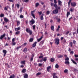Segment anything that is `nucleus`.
<instances>
[{"label":"nucleus","mask_w":78,"mask_h":78,"mask_svg":"<svg viewBox=\"0 0 78 78\" xmlns=\"http://www.w3.org/2000/svg\"><path fill=\"white\" fill-rule=\"evenodd\" d=\"M51 6H53L54 5V3H52V2L51 3Z\"/></svg>","instance_id":"57"},{"label":"nucleus","mask_w":78,"mask_h":78,"mask_svg":"<svg viewBox=\"0 0 78 78\" xmlns=\"http://www.w3.org/2000/svg\"><path fill=\"white\" fill-rule=\"evenodd\" d=\"M39 5V3H37L36 4V6L37 7V6H38Z\"/></svg>","instance_id":"49"},{"label":"nucleus","mask_w":78,"mask_h":78,"mask_svg":"<svg viewBox=\"0 0 78 78\" xmlns=\"http://www.w3.org/2000/svg\"><path fill=\"white\" fill-rule=\"evenodd\" d=\"M26 31L27 33H29L30 35H31V34H32V33H33V32H32V30H30V29L29 28H27Z\"/></svg>","instance_id":"2"},{"label":"nucleus","mask_w":78,"mask_h":78,"mask_svg":"<svg viewBox=\"0 0 78 78\" xmlns=\"http://www.w3.org/2000/svg\"><path fill=\"white\" fill-rule=\"evenodd\" d=\"M57 57L58 58H62L63 57V55H57Z\"/></svg>","instance_id":"17"},{"label":"nucleus","mask_w":78,"mask_h":78,"mask_svg":"<svg viewBox=\"0 0 78 78\" xmlns=\"http://www.w3.org/2000/svg\"><path fill=\"white\" fill-rule=\"evenodd\" d=\"M44 41H42L41 42V44L42 45H43V44H44Z\"/></svg>","instance_id":"51"},{"label":"nucleus","mask_w":78,"mask_h":78,"mask_svg":"<svg viewBox=\"0 0 78 78\" xmlns=\"http://www.w3.org/2000/svg\"><path fill=\"white\" fill-rule=\"evenodd\" d=\"M2 52L4 54V56H6V53H7V51H6V50H3L2 51Z\"/></svg>","instance_id":"10"},{"label":"nucleus","mask_w":78,"mask_h":78,"mask_svg":"<svg viewBox=\"0 0 78 78\" xmlns=\"http://www.w3.org/2000/svg\"><path fill=\"white\" fill-rule=\"evenodd\" d=\"M76 41H75V40H73V44H74L73 46H75V45H76Z\"/></svg>","instance_id":"24"},{"label":"nucleus","mask_w":78,"mask_h":78,"mask_svg":"<svg viewBox=\"0 0 78 78\" xmlns=\"http://www.w3.org/2000/svg\"><path fill=\"white\" fill-rule=\"evenodd\" d=\"M70 15V12H68L67 13V17H69V16Z\"/></svg>","instance_id":"40"},{"label":"nucleus","mask_w":78,"mask_h":78,"mask_svg":"<svg viewBox=\"0 0 78 78\" xmlns=\"http://www.w3.org/2000/svg\"><path fill=\"white\" fill-rule=\"evenodd\" d=\"M66 39L64 38L62 41V43H66Z\"/></svg>","instance_id":"41"},{"label":"nucleus","mask_w":78,"mask_h":78,"mask_svg":"<svg viewBox=\"0 0 78 78\" xmlns=\"http://www.w3.org/2000/svg\"><path fill=\"white\" fill-rule=\"evenodd\" d=\"M40 19L41 20H44V16H41Z\"/></svg>","instance_id":"44"},{"label":"nucleus","mask_w":78,"mask_h":78,"mask_svg":"<svg viewBox=\"0 0 78 78\" xmlns=\"http://www.w3.org/2000/svg\"><path fill=\"white\" fill-rule=\"evenodd\" d=\"M58 22H61V19L60 18H58L57 19Z\"/></svg>","instance_id":"46"},{"label":"nucleus","mask_w":78,"mask_h":78,"mask_svg":"<svg viewBox=\"0 0 78 78\" xmlns=\"http://www.w3.org/2000/svg\"><path fill=\"white\" fill-rule=\"evenodd\" d=\"M71 5L73 7H75L76 5V3L75 2H72L71 3Z\"/></svg>","instance_id":"4"},{"label":"nucleus","mask_w":78,"mask_h":78,"mask_svg":"<svg viewBox=\"0 0 78 78\" xmlns=\"http://www.w3.org/2000/svg\"><path fill=\"white\" fill-rule=\"evenodd\" d=\"M23 52H27V48H25L23 50Z\"/></svg>","instance_id":"43"},{"label":"nucleus","mask_w":78,"mask_h":78,"mask_svg":"<svg viewBox=\"0 0 78 78\" xmlns=\"http://www.w3.org/2000/svg\"><path fill=\"white\" fill-rule=\"evenodd\" d=\"M16 6H17V8H18V9H19V8H20V5L19 4H17L16 5Z\"/></svg>","instance_id":"39"},{"label":"nucleus","mask_w":78,"mask_h":78,"mask_svg":"<svg viewBox=\"0 0 78 78\" xmlns=\"http://www.w3.org/2000/svg\"><path fill=\"white\" fill-rule=\"evenodd\" d=\"M9 8V6L8 5L6 7H5V8H4L5 10L6 11H7L8 10V9Z\"/></svg>","instance_id":"27"},{"label":"nucleus","mask_w":78,"mask_h":78,"mask_svg":"<svg viewBox=\"0 0 78 78\" xmlns=\"http://www.w3.org/2000/svg\"><path fill=\"white\" fill-rule=\"evenodd\" d=\"M4 21L6 23L9 22V20L6 17H5L4 19Z\"/></svg>","instance_id":"12"},{"label":"nucleus","mask_w":78,"mask_h":78,"mask_svg":"<svg viewBox=\"0 0 78 78\" xmlns=\"http://www.w3.org/2000/svg\"><path fill=\"white\" fill-rule=\"evenodd\" d=\"M60 28V26H58V28L56 30V31L58 32L59 31V30Z\"/></svg>","instance_id":"29"},{"label":"nucleus","mask_w":78,"mask_h":78,"mask_svg":"<svg viewBox=\"0 0 78 78\" xmlns=\"http://www.w3.org/2000/svg\"><path fill=\"white\" fill-rule=\"evenodd\" d=\"M24 2H26V3H27V2H29V0H24Z\"/></svg>","instance_id":"58"},{"label":"nucleus","mask_w":78,"mask_h":78,"mask_svg":"<svg viewBox=\"0 0 78 78\" xmlns=\"http://www.w3.org/2000/svg\"><path fill=\"white\" fill-rule=\"evenodd\" d=\"M23 9V8L22 7H21L20 8V12H22V10Z\"/></svg>","instance_id":"54"},{"label":"nucleus","mask_w":78,"mask_h":78,"mask_svg":"<svg viewBox=\"0 0 78 78\" xmlns=\"http://www.w3.org/2000/svg\"><path fill=\"white\" fill-rule=\"evenodd\" d=\"M52 12L53 14H58V9H57L53 10Z\"/></svg>","instance_id":"8"},{"label":"nucleus","mask_w":78,"mask_h":78,"mask_svg":"<svg viewBox=\"0 0 78 78\" xmlns=\"http://www.w3.org/2000/svg\"><path fill=\"white\" fill-rule=\"evenodd\" d=\"M0 17H4V14L2 13L0 15Z\"/></svg>","instance_id":"42"},{"label":"nucleus","mask_w":78,"mask_h":78,"mask_svg":"<svg viewBox=\"0 0 78 78\" xmlns=\"http://www.w3.org/2000/svg\"><path fill=\"white\" fill-rule=\"evenodd\" d=\"M38 13L39 14V15L40 16H41V14H42V12L41 11H40V12H38Z\"/></svg>","instance_id":"50"},{"label":"nucleus","mask_w":78,"mask_h":78,"mask_svg":"<svg viewBox=\"0 0 78 78\" xmlns=\"http://www.w3.org/2000/svg\"><path fill=\"white\" fill-rule=\"evenodd\" d=\"M16 44V42H12V45H15Z\"/></svg>","instance_id":"35"},{"label":"nucleus","mask_w":78,"mask_h":78,"mask_svg":"<svg viewBox=\"0 0 78 78\" xmlns=\"http://www.w3.org/2000/svg\"><path fill=\"white\" fill-rule=\"evenodd\" d=\"M64 73H67L68 72V70L67 69H65L64 71Z\"/></svg>","instance_id":"47"},{"label":"nucleus","mask_w":78,"mask_h":78,"mask_svg":"<svg viewBox=\"0 0 78 78\" xmlns=\"http://www.w3.org/2000/svg\"><path fill=\"white\" fill-rule=\"evenodd\" d=\"M51 66H48L47 69V71L49 72V70H50V69H51Z\"/></svg>","instance_id":"15"},{"label":"nucleus","mask_w":78,"mask_h":78,"mask_svg":"<svg viewBox=\"0 0 78 78\" xmlns=\"http://www.w3.org/2000/svg\"><path fill=\"white\" fill-rule=\"evenodd\" d=\"M69 45L71 47H73V43H72V42H70Z\"/></svg>","instance_id":"26"},{"label":"nucleus","mask_w":78,"mask_h":78,"mask_svg":"<svg viewBox=\"0 0 78 78\" xmlns=\"http://www.w3.org/2000/svg\"><path fill=\"white\" fill-rule=\"evenodd\" d=\"M5 45V46H8V45H9V44H8V43H6Z\"/></svg>","instance_id":"61"},{"label":"nucleus","mask_w":78,"mask_h":78,"mask_svg":"<svg viewBox=\"0 0 78 78\" xmlns=\"http://www.w3.org/2000/svg\"><path fill=\"white\" fill-rule=\"evenodd\" d=\"M43 61H44V62L47 61V57H44V58H43Z\"/></svg>","instance_id":"23"},{"label":"nucleus","mask_w":78,"mask_h":78,"mask_svg":"<svg viewBox=\"0 0 78 78\" xmlns=\"http://www.w3.org/2000/svg\"><path fill=\"white\" fill-rule=\"evenodd\" d=\"M43 38V36H42L41 37L37 39V42H40L41 40H42V39Z\"/></svg>","instance_id":"14"},{"label":"nucleus","mask_w":78,"mask_h":78,"mask_svg":"<svg viewBox=\"0 0 78 78\" xmlns=\"http://www.w3.org/2000/svg\"><path fill=\"white\" fill-rule=\"evenodd\" d=\"M20 27H19L17 28H15V30L18 31V30H20Z\"/></svg>","instance_id":"19"},{"label":"nucleus","mask_w":78,"mask_h":78,"mask_svg":"<svg viewBox=\"0 0 78 78\" xmlns=\"http://www.w3.org/2000/svg\"><path fill=\"white\" fill-rule=\"evenodd\" d=\"M21 64H25V61H21Z\"/></svg>","instance_id":"28"},{"label":"nucleus","mask_w":78,"mask_h":78,"mask_svg":"<svg viewBox=\"0 0 78 78\" xmlns=\"http://www.w3.org/2000/svg\"><path fill=\"white\" fill-rule=\"evenodd\" d=\"M33 41H34V39L33 38H31L29 39V41L30 42H32Z\"/></svg>","instance_id":"20"},{"label":"nucleus","mask_w":78,"mask_h":78,"mask_svg":"<svg viewBox=\"0 0 78 78\" xmlns=\"http://www.w3.org/2000/svg\"><path fill=\"white\" fill-rule=\"evenodd\" d=\"M5 36H6V34H5V33H4L3 35L1 36L0 37V39L2 40L3 39V37H5Z\"/></svg>","instance_id":"9"},{"label":"nucleus","mask_w":78,"mask_h":78,"mask_svg":"<svg viewBox=\"0 0 78 78\" xmlns=\"http://www.w3.org/2000/svg\"><path fill=\"white\" fill-rule=\"evenodd\" d=\"M43 56L41 55V56H40L39 57V58L40 59H41V58H43Z\"/></svg>","instance_id":"64"},{"label":"nucleus","mask_w":78,"mask_h":78,"mask_svg":"<svg viewBox=\"0 0 78 78\" xmlns=\"http://www.w3.org/2000/svg\"><path fill=\"white\" fill-rule=\"evenodd\" d=\"M71 61H72L73 63L74 64H76V65L77 64V63H76V62L74 60H73V59H71Z\"/></svg>","instance_id":"25"},{"label":"nucleus","mask_w":78,"mask_h":78,"mask_svg":"<svg viewBox=\"0 0 78 78\" xmlns=\"http://www.w3.org/2000/svg\"><path fill=\"white\" fill-rule=\"evenodd\" d=\"M51 62H54L55 61V59L54 58H51L50 60Z\"/></svg>","instance_id":"32"},{"label":"nucleus","mask_w":78,"mask_h":78,"mask_svg":"<svg viewBox=\"0 0 78 78\" xmlns=\"http://www.w3.org/2000/svg\"><path fill=\"white\" fill-rule=\"evenodd\" d=\"M65 64H70V62H69V57H66L65 59Z\"/></svg>","instance_id":"1"},{"label":"nucleus","mask_w":78,"mask_h":78,"mask_svg":"<svg viewBox=\"0 0 78 78\" xmlns=\"http://www.w3.org/2000/svg\"><path fill=\"white\" fill-rule=\"evenodd\" d=\"M28 75L27 74H25V75H24V78H28Z\"/></svg>","instance_id":"18"},{"label":"nucleus","mask_w":78,"mask_h":78,"mask_svg":"<svg viewBox=\"0 0 78 78\" xmlns=\"http://www.w3.org/2000/svg\"><path fill=\"white\" fill-rule=\"evenodd\" d=\"M42 64L39 63V65H38V66H42Z\"/></svg>","instance_id":"63"},{"label":"nucleus","mask_w":78,"mask_h":78,"mask_svg":"<svg viewBox=\"0 0 78 78\" xmlns=\"http://www.w3.org/2000/svg\"><path fill=\"white\" fill-rule=\"evenodd\" d=\"M55 67L56 68V69H58V68H59V65H58V64H56L55 66Z\"/></svg>","instance_id":"33"},{"label":"nucleus","mask_w":78,"mask_h":78,"mask_svg":"<svg viewBox=\"0 0 78 78\" xmlns=\"http://www.w3.org/2000/svg\"><path fill=\"white\" fill-rule=\"evenodd\" d=\"M72 0H69V2L68 3V5L69 6H70V3H71V2H72Z\"/></svg>","instance_id":"36"},{"label":"nucleus","mask_w":78,"mask_h":78,"mask_svg":"<svg viewBox=\"0 0 78 78\" xmlns=\"http://www.w3.org/2000/svg\"><path fill=\"white\" fill-rule=\"evenodd\" d=\"M70 11H71V12H73L74 11V9L73 8H71L70 9Z\"/></svg>","instance_id":"30"},{"label":"nucleus","mask_w":78,"mask_h":78,"mask_svg":"<svg viewBox=\"0 0 78 78\" xmlns=\"http://www.w3.org/2000/svg\"><path fill=\"white\" fill-rule=\"evenodd\" d=\"M53 78H58L57 76H56V73H53Z\"/></svg>","instance_id":"13"},{"label":"nucleus","mask_w":78,"mask_h":78,"mask_svg":"<svg viewBox=\"0 0 78 78\" xmlns=\"http://www.w3.org/2000/svg\"><path fill=\"white\" fill-rule=\"evenodd\" d=\"M69 33H70V31H68L66 32V35H67L68 34H69Z\"/></svg>","instance_id":"60"},{"label":"nucleus","mask_w":78,"mask_h":78,"mask_svg":"<svg viewBox=\"0 0 78 78\" xmlns=\"http://www.w3.org/2000/svg\"><path fill=\"white\" fill-rule=\"evenodd\" d=\"M26 71H27V69H23L22 70V72L24 73H25V72H26Z\"/></svg>","instance_id":"22"},{"label":"nucleus","mask_w":78,"mask_h":78,"mask_svg":"<svg viewBox=\"0 0 78 78\" xmlns=\"http://www.w3.org/2000/svg\"><path fill=\"white\" fill-rule=\"evenodd\" d=\"M16 23L17 24V26H19V25L20 24V21H16Z\"/></svg>","instance_id":"21"},{"label":"nucleus","mask_w":78,"mask_h":78,"mask_svg":"<svg viewBox=\"0 0 78 78\" xmlns=\"http://www.w3.org/2000/svg\"><path fill=\"white\" fill-rule=\"evenodd\" d=\"M36 44H37V41H35L32 44V47L34 48L36 46Z\"/></svg>","instance_id":"11"},{"label":"nucleus","mask_w":78,"mask_h":78,"mask_svg":"<svg viewBox=\"0 0 78 78\" xmlns=\"http://www.w3.org/2000/svg\"><path fill=\"white\" fill-rule=\"evenodd\" d=\"M58 3L59 5H60V6H62V2H61V1L58 0Z\"/></svg>","instance_id":"16"},{"label":"nucleus","mask_w":78,"mask_h":78,"mask_svg":"<svg viewBox=\"0 0 78 78\" xmlns=\"http://www.w3.org/2000/svg\"><path fill=\"white\" fill-rule=\"evenodd\" d=\"M51 30L53 31H54V26H51Z\"/></svg>","instance_id":"31"},{"label":"nucleus","mask_w":78,"mask_h":78,"mask_svg":"<svg viewBox=\"0 0 78 78\" xmlns=\"http://www.w3.org/2000/svg\"><path fill=\"white\" fill-rule=\"evenodd\" d=\"M54 3L55 4H56L58 3V2H57L56 0H54Z\"/></svg>","instance_id":"52"},{"label":"nucleus","mask_w":78,"mask_h":78,"mask_svg":"<svg viewBox=\"0 0 78 78\" xmlns=\"http://www.w3.org/2000/svg\"><path fill=\"white\" fill-rule=\"evenodd\" d=\"M59 39L58 38H56L55 39V43L57 45L59 44Z\"/></svg>","instance_id":"3"},{"label":"nucleus","mask_w":78,"mask_h":78,"mask_svg":"<svg viewBox=\"0 0 78 78\" xmlns=\"http://www.w3.org/2000/svg\"><path fill=\"white\" fill-rule=\"evenodd\" d=\"M41 74H42V73H41V72L38 73H37L36 76H39V75H41Z\"/></svg>","instance_id":"34"},{"label":"nucleus","mask_w":78,"mask_h":78,"mask_svg":"<svg viewBox=\"0 0 78 78\" xmlns=\"http://www.w3.org/2000/svg\"><path fill=\"white\" fill-rule=\"evenodd\" d=\"M14 41H15V38H13L12 39V42H14Z\"/></svg>","instance_id":"59"},{"label":"nucleus","mask_w":78,"mask_h":78,"mask_svg":"<svg viewBox=\"0 0 78 78\" xmlns=\"http://www.w3.org/2000/svg\"><path fill=\"white\" fill-rule=\"evenodd\" d=\"M73 51H71L70 52V54H73Z\"/></svg>","instance_id":"62"},{"label":"nucleus","mask_w":78,"mask_h":78,"mask_svg":"<svg viewBox=\"0 0 78 78\" xmlns=\"http://www.w3.org/2000/svg\"><path fill=\"white\" fill-rule=\"evenodd\" d=\"M29 22L30 23H31L32 25H33V24L35 23V20L33 19H32V20L29 21Z\"/></svg>","instance_id":"5"},{"label":"nucleus","mask_w":78,"mask_h":78,"mask_svg":"<svg viewBox=\"0 0 78 78\" xmlns=\"http://www.w3.org/2000/svg\"><path fill=\"white\" fill-rule=\"evenodd\" d=\"M21 47H22V46H20L18 47H17L16 48V49H17V50H18L19 49V48H21Z\"/></svg>","instance_id":"53"},{"label":"nucleus","mask_w":78,"mask_h":78,"mask_svg":"<svg viewBox=\"0 0 78 78\" xmlns=\"http://www.w3.org/2000/svg\"><path fill=\"white\" fill-rule=\"evenodd\" d=\"M20 31H17L16 33L15 34H16V35H17L18 34H20Z\"/></svg>","instance_id":"37"},{"label":"nucleus","mask_w":78,"mask_h":78,"mask_svg":"<svg viewBox=\"0 0 78 78\" xmlns=\"http://www.w3.org/2000/svg\"><path fill=\"white\" fill-rule=\"evenodd\" d=\"M33 57H31L30 58V62H31L32 61H33Z\"/></svg>","instance_id":"56"},{"label":"nucleus","mask_w":78,"mask_h":78,"mask_svg":"<svg viewBox=\"0 0 78 78\" xmlns=\"http://www.w3.org/2000/svg\"><path fill=\"white\" fill-rule=\"evenodd\" d=\"M54 6L55 8V9H59L60 10L61 9V7H58V5L56 4H55L54 5Z\"/></svg>","instance_id":"7"},{"label":"nucleus","mask_w":78,"mask_h":78,"mask_svg":"<svg viewBox=\"0 0 78 78\" xmlns=\"http://www.w3.org/2000/svg\"><path fill=\"white\" fill-rule=\"evenodd\" d=\"M24 17V16H23V15H21L20 16V18L22 19Z\"/></svg>","instance_id":"45"},{"label":"nucleus","mask_w":78,"mask_h":78,"mask_svg":"<svg viewBox=\"0 0 78 78\" xmlns=\"http://www.w3.org/2000/svg\"><path fill=\"white\" fill-rule=\"evenodd\" d=\"M9 2H10L13 3V2H14V0H9Z\"/></svg>","instance_id":"55"},{"label":"nucleus","mask_w":78,"mask_h":78,"mask_svg":"<svg viewBox=\"0 0 78 78\" xmlns=\"http://www.w3.org/2000/svg\"><path fill=\"white\" fill-rule=\"evenodd\" d=\"M32 28L33 30H35L36 29V25H34L32 26Z\"/></svg>","instance_id":"38"},{"label":"nucleus","mask_w":78,"mask_h":78,"mask_svg":"<svg viewBox=\"0 0 78 78\" xmlns=\"http://www.w3.org/2000/svg\"><path fill=\"white\" fill-rule=\"evenodd\" d=\"M46 14L48 15L49 14H50V11H47L46 12Z\"/></svg>","instance_id":"48"},{"label":"nucleus","mask_w":78,"mask_h":78,"mask_svg":"<svg viewBox=\"0 0 78 78\" xmlns=\"http://www.w3.org/2000/svg\"><path fill=\"white\" fill-rule=\"evenodd\" d=\"M34 12H35V11L34 10L31 11V16L34 19H35V15L34 14Z\"/></svg>","instance_id":"6"}]
</instances>
